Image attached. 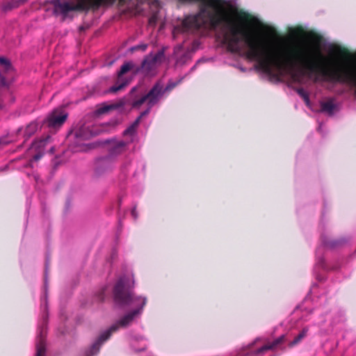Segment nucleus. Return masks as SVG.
Listing matches in <instances>:
<instances>
[{"label": "nucleus", "instance_id": "11", "mask_svg": "<svg viewBox=\"0 0 356 356\" xmlns=\"http://www.w3.org/2000/svg\"><path fill=\"white\" fill-rule=\"evenodd\" d=\"M14 102L15 97L8 86H2L0 89V110H6Z\"/></svg>", "mask_w": 356, "mask_h": 356}, {"label": "nucleus", "instance_id": "22", "mask_svg": "<svg viewBox=\"0 0 356 356\" xmlns=\"http://www.w3.org/2000/svg\"><path fill=\"white\" fill-rule=\"evenodd\" d=\"M0 65L6 73H9L13 70L10 60L5 57H0Z\"/></svg>", "mask_w": 356, "mask_h": 356}, {"label": "nucleus", "instance_id": "13", "mask_svg": "<svg viewBox=\"0 0 356 356\" xmlns=\"http://www.w3.org/2000/svg\"><path fill=\"white\" fill-rule=\"evenodd\" d=\"M136 90V88H133L130 92L132 95V100L130 103L131 108L132 109H140L142 105L145 103H147V98L145 94L143 95H135L134 92Z\"/></svg>", "mask_w": 356, "mask_h": 356}, {"label": "nucleus", "instance_id": "21", "mask_svg": "<svg viewBox=\"0 0 356 356\" xmlns=\"http://www.w3.org/2000/svg\"><path fill=\"white\" fill-rule=\"evenodd\" d=\"M321 111L332 114L335 108V105L332 100L322 102L321 104Z\"/></svg>", "mask_w": 356, "mask_h": 356}, {"label": "nucleus", "instance_id": "7", "mask_svg": "<svg viewBox=\"0 0 356 356\" xmlns=\"http://www.w3.org/2000/svg\"><path fill=\"white\" fill-rule=\"evenodd\" d=\"M164 93L163 87L160 82L156 83L150 90L145 94L147 98V108L145 111L150 112L151 108L156 104Z\"/></svg>", "mask_w": 356, "mask_h": 356}, {"label": "nucleus", "instance_id": "12", "mask_svg": "<svg viewBox=\"0 0 356 356\" xmlns=\"http://www.w3.org/2000/svg\"><path fill=\"white\" fill-rule=\"evenodd\" d=\"M38 127L39 126L37 122H31L25 129H18L17 134L23 136L24 142H25L38 131Z\"/></svg>", "mask_w": 356, "mask_h": 356}, {"label": "nucleus", "instance_id": "17", "mask_svg": "<svg viewBox=\"0 0 356 356\" xmlns=\"http://www.w3.org/2000/svg\"><path fill=\"white\" fill-rule=\"evenodd\" d=\"M234 14L236 17L242 22L248 23L259 22L258 19L255 17L252 16L251 14L244 11L242 9H236Z\"/></svg>", "mask_w": 356, "mask_h": 356}, {"label": "nucleus", "instance_id": "15", "mask_svg": "<svg viewBox=\"0 0 356 356\" xmlns=\"http://www.w3.org/2000/svg\"><path fill=\"white\" fill-rule=\"evenodd\" d=\"M330 53L345 59H349L353 57L352 54L347 48L339 45H334L330 47Z\"/></svg>", "mask_w": 356, "mask_h": 356}, {"label": "nucleus", "instance_id": "26", "mask_svg": "<svg viewBox=\"0 0 356 356\" xmlns=\"http://www.w3.org/2000/svg\"><path fill=\"white\" fill-rule=\"evenodd\" d=\"M36 153L35 155H33L32 161H39L44 155V152L42 151H35Z\"/></svg>", "mask_w": 356, "mask_h": 356}, {"label": "nucleus", "instance_id": "9", "mask_svg": "<svg viewBox=\"0 0 356 356\" xmlns=\"http://www.w3.org/2000/svg\"><path fill=\"white\" fill-rule=\"evenodd\" d=\"M163 56L164 54L162 51H158L154 55H149L142 62L140 67L141 70L145 73L149 72L155 67V65L158 62H161Z\"/></svg>", "mask_w": 356, "mask_h": 356}, {"label": "nucleus", "instance_id": "6", "mask_svg": "<svg viewBox=\"0 0 356 356\" xmlns=\"http://www.w3.org/2000/svg\"><path fill=\"white\" fill-rule=\"evenodd\" d=\"M286 338L285 334H282L278 338L273 340L272 342L268 343L261 348L257 349L255 351L248 354V356H257L260 355L267 350H275L277 349H280L282 351L285 350V347L283 346V344L286 342Z\"/></svg>", "mask_w": 356, "mask_h": 356}, {"label": "nucleus", "instance_id": "3", "mask_svg": "<svg viewBox=\"0 0 356 356\" xmlns=\"http://www.w3.org/2000/svg\"><path fill=\"white\" fill-rule=\"evenodd\" d=\"M109 147L107 156L99 159L97 162V168L98 172H102L111 168L113 159L127 151L129 142L122 140L112 139L108 140Z\"/></svg>", "mask_w": 356, "mask_h": 356}, {"label": "nucleus", "instance_id": "5", "mask_svg": "<svg viewBox=\"0 0 356 356\" xmlns=\"http://www.w3.org/2000/svg\"><path fill=\"white\" fill-rule=\"evenodd\" d=\"M134 67V65L131 62L124 63L120 71L118 72V79L115 85L110 88L109 92H117L121 90H123L128 84V81L123 77V75L130 71Z\"/></svg>", "mask_w": 356, "mask_h": 356}, {"label": "nucleus", "instance_id": "4", "mask_svg": "<svg viewBox=\"0 0 356 356\" xmlns=\"http://www.w3.org/2000/svg\"><path fill=\"white\" fill-rule=\"evenodd\" d=\"M118 330V325H111L107 330L102 332L97 340L91 345L89 350L86 351V356H95L97 355L100 350L102 344L107 341L111 334Z\"/></svg>", "mask_w": 356, "mask_h": 356}, {"label": "nucleus", "instance_id": "24", "mask_svg": "<svg viewBox=\"0 0 356 356\" xmlns=\"http://www.w3.org/2000/svg\"><path fill=\"white\" fill-rule=\"evenodd\" d=\"M307 330L303 329L296 336L294 339L291 341L289 344V347H293L297 345L304 337H305Z\"/></svg>", "mask_w": 356, "mask_h": 356}, {"label": "nucleus", "instance_id": "25", "mask_svg": "<svg viewBox=\"0 0 356 356\" xmlns=\"http://www.w3.org/2000/svg\"><path fill=\"white\" fill-rule=\"evenodd\" d=\"M297 93L303 99V100L308 104L309 102V97L308 93L302 88L296 89Z\"/></svg>", "mask_w": 356, "mask_h": 356}, {"label": "nucleus", "instance_id": "29", "mask_svg": "<svg viewBox=\"0 0 356 356\" xmlns=\"http://www.w3.org/2000/svg\"><path fill=\"white\" fill-rule=\"evenodd\" d=\"M104 297H105V295H104V289H102L98 293L97 295V299L100 302H102L104 301Z\"/></svg>", "mask_w": 356, "mask_h": 356}, {"label": "nucleus", "instance_id": "19", "mask_svg": "<svg viewBox=\"0 0 356 356\" xmlns=\"http://www.w3.org/2000/svg\"><path fill=\"white\" fill-rule=\"evenodd\" d=\"M197 19L195 17H188L184 19L181 23V29L183 31H187L189 29L196 26Z\"/></svg>", "mask_w": 356, "mask_h": 356}, {"label": "nucleus", "instance_id": "27", "mask_svg": "<svg viewBox=\"0 0 356 356\" xmlns=\"http://www.w3.org/2000/svg\"><path fill=\"white\" fill-rule=\"evenodd\" d=\"M147 47V45L145 44H142L139 45H136L132 48V50H142L145 51Z\"/></svg>", "mask_w": 356, "mask_h": 356}, {"label": "nucleus", "instance_id": "31", "mask_svg": "<svg viewBox=\"0 0 356 356\" xmlns=\"http://www.w3.org/2000/svg\"><path fill=\"white\" fill-rule=\"evenodd\" d=\"M131 215L134 218V219H136L138 218V213L136 211V206H134L131 210Z\"/></svg>", "mask_w": 356, "mask_h": 356}, {"label": "nucleus", "instance_id": "33", "mask_svg": "<svg viewBox=\"0 0 356 356\" xmlns=\"http://www.w3.org/2000/svg\"><path fill=\"white\" fill-rule=\"evenodd\" d=\"M149 23L151 24H154L156 23V17H152L151 18H149Z\"/></svg>", "mask_w": 356, "mask_h": 356}, {"label": "nucleus", "instance_id": "8", "mask_svg": "<svg viewBox=\"0 0 356 356\" xmlns=\"http://www.w3.org/2000/svg\"><path fill=\"white\" fill-rule=\"evenodd\" d=\"M67 117V114L63 110H55L49 115L44 123L49 128H59L63 124Z\"/></svg>", "mask_w": 356, "mask_h": 356}, {"label": "nucleus", "instance_id": "10", "mask_svg": "<svg viewBox=\"0 0 356 356\" xmlns=\"http://www.w3.org/2000/svg\"><path fill=\"white\" fill-rule=\"evenodd\" d=\"M96 134V132L89 126L82 125L74 131V136L77 144L90 139Z\"/></svg>", "mask_w": 356, "mask_h": 356}, {"label": "nucleus", "instance_id": "14", "mask_svg": "<svg viewBox=\"0 0 356 356\" xmlns=\"http://www.w3.org/2000/svg\"><path fill=\"white\" fill-rule=\"evenodd\" d=\"M46 336L43 331H41L36 342L35 356H45L46 354Z\"/></svg>", "mask_w": 356, "mask_h": 356}, {"label": "nucleus", "instance_id": "30", "mask_svg": "<svg viewBox=\"0 0 356 356\" xmlns=\"http://www.w3.org/2000/svg\"><path fill=\"white\" fill-rule=\"evenodd\" d=\"M259 341V338H257L254 341H252V343L247 345L245 347V350H250L255 345V343Z\"/></svg>", "mask_w": 356, "mask_h": 356}, {"label": "nucleus", "instance_id": "23", "mask_svg": "<svg viewBox=\"0 0 356 356\" xmlns=\"http://www.w3.org/2000/svg\"><path fill=\"white\" fill-rule=\"evenodd\" d=\"M124 104L122 102H120L119 104H110V105H104L101 106L98 109V113L100 114L105 113L109 111L113 110L118 107L122 106Z\"/></svg>", "mask_w": 356, "mask_h": 356}, {"label": "nucleus", "instance_id": "20", "mask_svg": "<svg viewBox=\"0 0 356 356\" xmlns=\"http://www.w3.org/2000/svg\"><path fill=\"white\" fill-rule=\"evenodd\" d=\"M262 26L265 33L269 39L274 40L280 38V33L275 27L264 24H262Z\"/></svg>", "mask_w": 356, "mask_h": 356}, {"label": "nucleus", "instance_id": "32", "mask_svg": "<svg viewBox=\"0 0 356 356\" xmlns=\"http://www.w3.org/2000/svg\"><path fill=\"white\" fill-rule=\"evenodd\" d=\"M8 143H9V142L6 139H5V138L0 139V146L1 145H6Z\"/></svg>", "mask_w": 356, "mask_h": 356}, {"label": "nucleus", "instance_id": "16", "mask_svg": "<svg viewBox=\"0 0 356 356\" xmlns=\"http://www.w3.org/2000/svg\"><path fill=\"white\" fill-rule=\"evenodd\" d=\"M149 114V111H144L141 112L139 116L136 119V120L127 128L126 129L123 134L124 135H130L132 136L135 134L140 120L145 116Z\"/></svg>", "mask_w": 356, "mask_h": 356}, {"label": "nucleus", "instance_id": "28", "mask_svg": "<svg viewBox=\"0 0 356 356\" xmlns=\"http://www.w3.org/2000/svg\"><path fill=\"white\" fill-rule=\"evenodd\" d=\"M177 86V83H169L165 88H163L164 92L165 91H170L172 90L175 86Z\"/></svg>", "mask_w": 356, "mask_h": 356}, {"label": "nucleus", "instance_id": "2", "mask_svg": "<svg viewBox=\"0 0 356 356\" xmlns=\"http://www.w3.org/2000/svg\"><path fill=\"white\" fill-rule=\"evenodd\" d=\"M113 297L115 304L120 307H136V308L124 316L115 325L120 327H126L131 323L134 317L139 314L147 303V298L135 296L127 289L122 280L118 281L113 289Z\"/></svg>", "mask_w": 356, "mask_h": 356}, {"label": "nucleus", "instance_id": "1", "mask_svg": "<svg viewBox=\"0 0 356 356\" xmlns=\"http://www.w3.org/2000/svg\"><path fill=\"white\" fill-rule=\"evenodd\" d=\"M312 43L301 49H291L285 51V72H293L300 65L304 73L321 74L326 80L346 83L355 87L356 95V67L350 68L344 65H334L325 67L322 65L325 56L321 52L323 38L320 34L312 32L309 35Z\"/></svg>", "mask_w": 356, "mask_h": 356}, {"label": "nucleus", "instance_id": "18", "mask_svg": "<svg viewBox=\"0 0 356 356\" xmlns=\"http://www.w3.org/2000/svg\"><path fill=\"white\" fill-rule=\"evenodd\" d=\"M50 139L49 136L44 137L38 140H34L31 145V149L35 151H42L44 152V147L47 145L49 140Z\"/></svg>", "mask_w": 356, "mask_h": 356}]
</instances>
